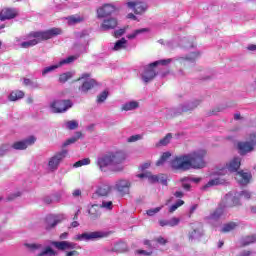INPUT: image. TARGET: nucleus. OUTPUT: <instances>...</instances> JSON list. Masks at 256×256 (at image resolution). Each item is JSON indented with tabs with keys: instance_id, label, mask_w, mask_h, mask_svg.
Instances as JSON below:
<instances>
[{
	"instance_id": "2f4dec72",
	"label": "nucleus",
	"mask_w": 256,
	"mask_h": 256,
	"mask_svg": "<svg viewBox=\"0 0 256 256\" xmlns=\"http://www.w3.org/2000/svg\"><path fill=\"white\" fill-rule=\"evenodd\" d=\"M143 33H149V28H141L134 30L131 34H128L126 37L127 39H136V37H139V35H143Z\"/></svg>"
},
{
	"instance_id": "f03ea898",
	"label": "nucleus",
	"mask_w": 256,
	"mask_h": 256,
	"mask_svg": "<svg viewBox=\"0 0 256 256\" xmlns=\"http://www.w3.org/2000/svg\"><path fill=\"white\" fill-rule=\"evenodd\" d=\"M126 159L127 154L122 150L110 151L98 157L97 166L100 171H107L108 167L111 171H123V163Z\"/></svg>"
},
{
	"instance_id": "13d9d810",
	"label": "nucleus",
	"mask_w": 256,
	"mask_h": 256,
	"mask_svg": "<svg viewBox=\"0 0 256 256\" xmlns=\"http://www.w3.org/2000/svg\"><path fill=\"white\" fill-rule=\"evenodd\" d=\"M125 28H121L119 30H116L114 32L115 37H122V35H125Z\"/></svg>"
},
{
	"instance_id": "ea45409f",
	"label": "nucleus",
	"mask_w": 256,
	"mask_h": 256,
	"mask_svg": "<svg viewBox=\"0 0 256 256\" xmlns=\"http://www.w3.org/2000/svg\"><path fill=\"white\" fill-rule=\"evenodd\" d=\"M235 227H237V223L229 222L222 227L221 231L222 233H229V231H233Z\"/></svg>"
},
{
	"instance_id": "cd10ccee",
	"label": "nucleus",
	"mask_w": 256,
	"mask_h": 256,
	"mask_svg": "<svg viewBox=\"0 0 256 256\" xmlns=\"http://www.w3.org/2000/svg\"><path fill=\"white\" fill-rule=\"evenodd\" d=\"M136 109H139V102L135 100L126 102L121 107V111H135Z\"/></svg>"
},
{
	"instance_id": "473e14b6",
	"label": "nucleus",
	"mask_w": 256,
	"mask_h": 256,
	"mask_svg": "<svg viewBox=\"0 0 256 256\" xmlns=\"http://www.w3.org/2000/svg\"><path fill=\"white\" fill-rule=\"evenodd\" d=\"M143 33H149V28H141L134 30L131 34H128L126 37L127 39H136V37H139V35H143Z\"/></svg>"
},
{
	"instance_id": "a19ab883",
	"label": "nucleus",
	"mask_w": 256,
	"mask_h": 256,
	"mask_svg": "<svg viewBox=\"0 0 256 256\" xmlns=\"http://www.w3.org/2000/svg\"><path fill=\"white\" fill-rule=\"evenodd\" d=\"M181 183H182V187L183 189H185V191H190L191 189V178L190 177H184L181 178Z\"/></svg>"
},
{
	"instance_id": "a878e982",
	"label": "nucleus",
	"mask_w": 256,
	"mask_h": 256,
	"mask_svg": "<svg viewBox=\"0 0 256 256\" xmlns=\"http://www.w3.org/2000/svg\"><path fill=\"white\" fill-rule=\"evenodd\" d=\"M88 213L91 219H99V217H101V206L98 204L91 205V207L88 209Z\"/></svg>"
},
{
	"instance_id": "a18cd8bd",
	"label": "nucleus",
	"mask_w": 256,
	"mask_h": 256,
	"mask_svg": "<svg viewBox=\"0 0 256 256\" xmlns=\"http://www.w3.org/2000/svg\"><path fill=\"white\" fill-rule=\"evenodd\" d=\"M107 97H109V92L103 91L97 97V103H105L107 101Z\"/></svg>"
},
{
	"instance_id": "4468645a",
	"label": "nucleus",
	"mask_w": 256,
	"mask_h": 256,
	"mask_svg": "<svg viewBox=\"0 0 256 256\" xmlns=\"http://www.w3.org/2000/svg\"><path fill=\"white\" fill-rule=\"evenodd\" d=\"M114 189L120 193V195H129L131 182L127 179H120L115 182Z\"/></svg>"
},
{
	"instance_id": "f3484780",
	"label": "nucleus",
	"mask_w": 256,
	"mask_h": 256,
	"mask_svg": "<svg viewBox=\"0 0 256 256\" xmlns=\"http://www.w3.org/2000/svg\"><path fill=\"white\" fill-rule=\"evenodd\" d=\"M52 245L59 251H72L73 249H80L81 247L75 242L69 241H55Z\"/></svg>"
},
{
	"instance_id": "79ce46f5",
	"label": "nucleus",
	"mask_w": 256,
	"mask_h": 256,
	"mask_svg": "<svg viewBox=\"0 0 256 256\" xmlns=\"http://www.w3.org/2000/svg\"><path fill=\"white\" fill-rule=\"evenodd\" d=\"M37 256H55V250L51 247H46Z\"/></svg>"
},
{
	"instance_id": "bf43d9fd",
	"label": "nucleus",
	"mask_w": 256,
	"mask_h": 256,
	"mask_svg": "<svg viewBox=\"0 0 256 256\" xmlns=\"http://www.w3.org/2000/svg\"><path fill=\"white\" fill-rule=\"evenodd\" d=\"M137 253L139 255H146V256H149L151 255L153 252L152 251H147V250H138Z\"/></svg>"
},
{
	"instance_id": "de8ad7c7",
	"label": "nucleus",
	"mask_w": 256,
	"mask_h": 256,
	"mask_svg": "<svg viewBox=\"0 0 256 256\" xmlns=\"http://www.w3.org/2000/svg\"><path fill=\"white\" fill-rule=\"evenodd\" d=\"M66 127L67 129L73 131L74 129H77V127H79V122H77V120L68 121L66 122Z\"/></svg>"
},
{
	"instance_id": "6e6552de",
	"label": "nucleus",
	"mask_w": 256,
	"mask_h": 256,
	"mask_svg": "<svg viewBox=\"0 0 256 256\" xmlns=\"http://www.w3.org/2000/svg\"><path fill=\"white\" fill-rule=\"evenodd\" d=\"M126 7L134 11L135 15H144V13H147V9H149L147 2L141 0L129 1L126 3Z\"/></svg>"
},
{
	"instance_id": "a211bd4d",
	"label": "nucleus",
	"mask_w": 256,
	"mask_h": 256,
	"mask_svg": "<svg viewBox=\"0 0 256 256\" xmlns=\"http://www.w3.org/2000/svg\"><path fill=\"white\" fill-rule=\"evenodd\" d=\"M63 219H65V217L63 215L60 216H47L46 217V225H45V229H47V231H50V229H55V227H57V225H59V223H61V221H63Z\"/></svg>"
},
{
	"instance_id": "864d4df0",
	"label": "nucleus",
	"mask_w": 256,
	"mask_h": 256,
	"mask_svg": "<svg viewBox=\"0 0 256 256\" xmlns=\"http://www.w3.org/2000/svg\"><path fill=\"white\" fill-rule=\"evenodd\" d=\"M248 141L252 147H256V132L250 133L248 136Z\"/></svg>"
},
{
	"instance_id": "c756f323",
	"label": "nucleus",
	"mask_w": 256,
	"mask_h": 256,
	"mask_svg": "<svg viewBox=\"0 0 256 256\" xmlns=\"http://www.w3.org/2000/svg\"><path fill=\"white\" fill-rule=\"evenodd\" d=\"M111 193V186L107 184H103L98 189L96 190V194L99 195L100 197H107Z\"/></svg>"
},
{
	"instance_id": "6ab92c4d",
	"label": "nucleus",
	"mask_w": 256,
	"mask_h": 256,
	"mask_svg": "<svg viewBox=\"0 0 256 256\" xmlns=\"http://www.w3.org/2000/svg\"><path fill=\"white\" fill-rule=\"evenodd\" d=\"M140 179L146 178L150 183H158V181L162 182V185H167V179L163 178V175H153L151 172H146L142 174H138Z\"/></svg>"
},
{
	"instance_id": "37998d69",
	"label": "nucleus",
	"mask_w": 256,
	"mask_h": 256,
	"mask_svg": "<svg viewBox=\"0 0 256 256\" xmlns=\"http://www.w3.org/2000/svg\"><path fill=\"white\" fill-rule=\"evenodd\" d=\"M255 241H256V235L248 236V237L242 239V245H243V247H247V245H251V243H255Z\"/></svg>"
},
{
	"instance_id": "423d86ee",
	"label": "nucleus",
	"mask_w": 256,
	"mask_h": 256,
	"mask_svg": "<svg viewBox=\"0 0 256 256\" xmlns=\"http://www.w3.org/2000/svg\"><path fill=\"white\" fill-rule=\"evenodd\" d=\"M77 81L82 82V84L78 87L80 93H87L91 91L95 85H97V82L95 79H91V74L89 73L82 74Z\"/></svg>"
},
{
	"instance_id": "f8f14e48",
	"label": "nucleus",
	"mask_w": 256,
	"mask_h": 256,
	"mask_svg": "<svg viewBox=\"0 0 256 256\" xmlns=\"http://www.w3.org/2000/svg\"><path fill=\"white\" fill-rule=\"evenodd\" d=\"M78 58L79 56H69L68 58L61 60L58 64L44 68L42 71L43 77L48 75V73H53L55 69H59V67H62V65H69V63H73V61H77Z\"/></svg>"
},
{
	"instance_id": "5fc2aeb1",
	"label": "nucleus",
	"mask_w": 256,
	"mask_h": 256,
	"mask_svg": "<svg viewBox=\"0 0 256 256\" xmlns=\"http://www.w3.org/2000/svg\"><path fill=\"white\" fill-rule=\"evenodd\" d=\"M141 139V135L137 134V135H133V136H130L128 139H127V142L128 143H135L137 141H140Z\"/></svg>"
},
{
	"instance_id": "72a5a7b5",
	"label": "nucleus",
	"mask_w": 256,
	"mask_h": 256,
	"mask_svg": "<svg viewBox=\"0 0 256 256\" xmlns=\"http://www.w3.org/2000/svg\"><path fill=\"white\" fill-rule=\"evenodd\" d=\"M81 137H83V134L81 132H76L75 136L66 140L63 143L62 147H68V145H73V143H77V141H79Z\"/></svg>"
},
{
	"instance_id": "393cba45",
	"label": "nucleus",
	"mask_w": 256,
	"mask_h": 256,
	"mask_svg": "<svg viewBox=\"0 0 256 256\" xmlns=\"http://www.w3.org/2000/svg\"><path fill=\"white\" fill-rule=\"evenodd\" d=\"M224 213L225 209L219 205L218 208L208 216V219L210 221H219V219L223 217Z\"/></svg>"
},
{
	"instance_id": "dca6fc26",
	"label": "nucleus",
	"mask_w": 256,
	"mask_h": 256,
	"mask_svg": "<svg viewBox=\"0 0 256 256\" xmlns=\"http://www.w3.org/2000/svg\"><path fill=\"white\" fill-rule=\"evenodd\" d=\"M117 11V6L114 4H104L102 7L97 10L98 19H105V17H109V15H113Z\"/></svg>"
},
{
	"instance_id": "bb28decb",
	"label": "nucleus",
	"mask_w": 256,
	"mask_h": 256,
	"mask_svg": "<svg viewBox=\"0 0 256 256\" xmlns=\"http://www.w3.org/2000/svg\"><path fill=\"white\" fill-rule=\"evenodd\" d=\"M203 237V230L201 228H194L192 231L188 232L189 241H197V239H201Z\"/></svg>"
},
{
	"instance_id": "3c124183",
	"label": "nucleus",
	"mask_w": 256,
	"mask_h": 256,
	"mask_svg": "<svg viewBox=\"0 0 256 256\" xmlns=\"http://www.w3.org/2000/svg\"><path fill=\"white\" fill-rule=\"evenodd\" d=\"M163 209V206L160 207H156V208H152L147 210V215H149V217H153V215H157V213H159V211H161Z\"/></svg>"
},
{
	"instance_id": "052dcab7",
	"label": "nucleus",
	"mask_w": 256,
	"mask_h": 256,
	"mask_svg": "<svg viewBox=\"0 0 256 256\" xmlns=\"http://www.w3.org/2000/svg\"><path fill=\"white\" fill-rule=\"evenodd\" d=\"M65 256H79V253L77 252V250H72V251L66 252Z\"/></svg>"
},
{
	"instance_id": "f704fd0d",
	"label": "nucleus",
	"mask_w": 256,
	"mask_h": 256,
	"mask_svg": "<svg viewBox=\"0 0 256 256\" xmlns=\"http://www.w3.org/2000/svg\"><path fill=\"white\" fill-rule=\"evenodd\" d=\"M236 195L238 199H245L246 201H249V199L253 198V192L249 190H242L241 192H236Z\"/></svg>"
},
{
	"instance_id": "aec40b11",
	"label": "nucleus",
	"mask_w": 256,
	"mask_h": 256,
	"mask_svg": "<svg viewBox=\"0 0 256 256\" xmlns=\"http://www.w3.org/2000/svg\"><path fill=\"white\" fill-rule=\"evenodd\" d=\"M251 178L252 175L249 172H244V171H238L235 174V179L237 181V183H239V185H249V183H251Z\"/></svg>"
},
{
	"instance_id": "c85d7f7f",
	"label": "nucleus",
	"mask_w": 256,
	"mask_h": 256,
	"mask_svg": "<svg viewBox=\"0 0 256 256\" xmlns=\"http://www.w3.org/2000/svg\"><path fill=\"white\" fill-rule=\"evenodd\" d=\"M124 49H127V39L125 38L116 41L112 47V51H123Z\"/></svg>"
},
{
	"instance_id": "20e7f679",
	"label": "nucleus",
	"mask_w": 256,
	"mask_h": 256,
	"mask_svg": "<svg viewBox=\"0 0 256 256\" xmlns=\"http://www.w3.org/2000/svg\"><path fill=\"white\" fill-rule=\"evenodd\" d=\"M57 35H61V29L59 28H51L43 32H32L30 33V37H33L34 39L25 41V37H16L14 40V45L21 47V49H29V47H35V45H37L40 41L53 39V37H57Z\"/></svg>"
},
{
	"instance_id": "4d7b16f0",
	"label": "nucleus",
	"mask_w": 256,
	"mask_h": 256,
	"mask_svg": "<svg viewBox=\"0 0 256 256\" xmlns=\"http://www.w3.org/2000/svg\"><path fill=\"white\" fill-rule=\"evenodd\" d=\"M197 57H199V53L194 52L191 54V57H186L184 59H185V61H190V63H193V61H195V59H197Z\"/></svg>"
},
{
	"instance_id": "09e8293b",
	"label": "nucleus",
	"mask_w": 256,
	"mask_h": 256,
	"mask_svg": "<svg viewBox=\"0 0 256 256\" xmlns=\"http://www.w3.org/2000/svg\"><path fill=\"white\" fill-rule=\"evenodd\" d=\"M100 206V209H106V211H111L113 209V202L112 201H103Z\"/></svg>"
},
{
	"instance_id": "0eeeda50",
	"label": "nucleus",
	"mask_w": 256,
	"mask_h": 256,
	"mask_svg": "<svg viewBox=\"0 0 256 256\" xmlns=\"http://www.w3.org/2000/svg\"><path fill=\"white\" fill-rule=\"evenodd\" d=\"M239 205H241V199L238 198L237 192H229L220 203V207L224 209L229 207H239Z\"/></svg>"
},
{
	"instance_id": "9b49d317",
	"label": "nucleus",
	"mask_w": 256,
	"mask_h": 256,
	"mask_svg": "<svg viewBox=\"0 0 256 256\" xmlns=\"http://www.w3.org/2000/svg\"><path fill=\"white\" fill-rule=\"evenodd\" d=\"M107 237V233L101 231L84 232L75 236L76 241H97V239H103Z\"/></svg>"
},
{
	"instance_id": "e2e57ef3",
	"label": "nucleus",
	"mask_w": 256,
	"mask_h": 256,
	"mask_svg": "<svg viewBox=\"0 0 256 256\" xmlns=\"http://www.w3.org/2000/svg\"><path fill=\"white\" fill-rule=\"evenodd\" d=\"M157 243H159L160 245H165V243H167V240H165V238L163 237H158Z\"/></svg>"
},
{
	"instance_id": "39448f33",
	"label": "nucleus",
	"mask_w": 256,
	"mask_h": 256,
	"mask_svg": "<svg viewBox=\"0 0 256 256\" xmlns=\"http://www.w3.org/2000/svg\"><path fill=\"white\" fill-rule=\"evenodd\" d=\"M171 61H173V59L168 58L155 61L150 63L148 66H145L141 72L142 81L144 83H150V81H153L155 77H157V71L155 70V67H157V65H169Z\"/></svg>"
},
{
	"instance_id": "338daca9",
	"label": "nucleus",
	"mask_w": 256,
	"mask_h": 256,
	"mask_svg": "<svg viewBox=\"0 0 256 256\" xmlns=\"http://www.w3.org/2000/svg\"><path fill=\"white\" fill-rule=\"evenodd\" d=\"M174 196L177 197L178 199H181V197H183V192L177 191L174 193Z\"/></svg>"
},
{
	"instance_id": "774afa93",
	"label": "nucleus",
	"mask_w": 256,
	"mask_h": 256,
	"mask_svg": "<svg viewBox=\"0 0 256 256\" xmlns=\"http://www.w3.org/2000/svg\"><path fill=\"white\" fill-rule=\"evenodd\" d=\"M249 255H251L250 251H244L241 254H239L238 256H249Z\"/></svg>"
},
{
	"instance_id": "6e6d98bb",
	"label": "nucleus",
	"mask_w": 256,
	"mask_h": 256,
	"mask_svg": "<svg viewBox=\"0 0 256 256\" xmlns=\"http://www.w3.org/2000/svg\"><path fill=\"white\" fill-rule=\"evenodd\" d=\"M31 89H41V84H39V82L37 80H32V82H30V86Z\"/></svg>"
},
{
	"instance_id": "1a4fd4ad",
	"label": "nucleus",
	"mask_w": 256,
	"mask_h": 256,
	"mask_svg": "<svg viewBox=\"0 0 256 256\" xmlns=\"http://www.w3.org/2000/svg\"><path fill=\"white\" fill-rule=\"evenodd\" d=\"M67 150H62L60 152H57L55 155H53L48 160V169L49 171H57L59 169V165H61V161L67 157Z\"/></svg>"
},
{
	"instance_id": "680f3d73",
	"label": "nucleus",
	"mask_w": 256,
	"mask_h": 256,
	"mask_svg": "<svg viewBox=\"0 0 256 256\" xmlns=\"http://www.w3.org/2000/svg\"><path fill=\"white\" fill-rule=\"evenodd\" d=\"M195 211H197V204H194L190 207L189 217H191V215H193V213H195Z\"/></svg>"
},
{
	"instance_id": "7ed1b4c3",
	"label": "nucleus",
	"mask_w": 256,
	"mask_h": 256,
	"mask_svg": "<svg viewBox=\"0 0 256 256\" xmlns=\"http://www.w3.org/2000/svg\"><path fill=\"white\" fill-rule=\"evenodd\" d=\"M239 167H241V157H234L230 159L224 166H220L217 169L215 172L217 177L209 180L204 186V189L215 187L217 185H227V179H225L223 176L227 175V173H239Z\"/></svg>"
},
{
	"instance_id": "8fccbe9b",
	"label": "nucleus",
	"mask_w": 256,
	"mask_h": 256,
	"mask_svg": "<svg viewBox=\"0 0 256 256\" xmlns=\"http://www.w3.org/2000/svg\"><path fill=\"white\" fill-rule=\"evenodd\" d=\"M91 163V160L89 158H84L82 160L77 161L74 164V167H83V165H89Z\"/></svg>"
},
{
	"instance_id": "49530a36",
	"label": "nucleus",
	"mask_w": 256,
	"mask_h": 256,
	"mask_svg": "<svg viewBox=\"0 0 256 256\" xmlns=\"http://www.w3.org/2000/svg\"><path fill=\"white\" fill-rule=\"evenodd\" d=\"M11 151V145L9 144H3L0 146V157H3V155H7Z\"/></svg>"
},
{
	"instance_id": "ddd939ff",
	"label": "nucleus",
	"mask_w": 256,
	"mask_h": 256,
	"mask_svg": "<svg viewBox=\"0 0 256 256\" xmlns=\"http://www.w3.org/2000/svg\"><path fill=\"white\" fill-rule=\"evenodd\" d=\"M199 105V100L193 102H185L178 106L177 108L172 109V115H181V113H187V111H193Z\"/></svg>"
},
{
	"instance_id": "69168bd1",
	"label": "nucleus",
	"mask_w": 256,
	"mask_h": 256,
	"mask_svg": "<svg viewBox=\"0 0 256 256\" xmlns=\"http://www.w3.org/2000/svg\"><path fill=\"white\" fill-rule=\"evenodd\" d=\"M127 19H132L133 21H137V16H135V14L133 13H129L127 15Z\"/></svg>"
},
{
	"instance_id": "c9c22d12",
	"label": "nucleus",
	"mask_w": 256,
	"mask_h": 256,
	"mask_svg": "<svg viewBox=\"0 0 256 256\" xmlns=\"http://www.w3.org/2000/svg\"><path fill=\"white\" fill-rule=\"evenodd\" d=\"M170 158H171V152H164L161 155L160 159L156 162V166L161 167L165 165V162L169 161Z\"/></svg>"
},
{
	"instance_id": "b1692460",
	"label": "nucleus",
	"mask_w": 256,
	"mask_h": 256,
	"mask_svg": "<svg viewBox=\"0 0 256 256\" xmlns=\"http://www.w3.org/2000/svg\"><path fill=\"white\" fill-rule=\"evenodd\" d=\"M181 223V219L173 217L169 220H159L160 227H177Z\"/></svg>"
},
{
	"instance_id": "58836bf2",
	"label": "nucleus",
	"mask_w": 256,
	"mask_h": 256,
	"mask_svg": "<svg viewBox=\"0 0 256 256\" xmlns=\"http://www.w3.org/2000/svg\"><path fill=\"white\" fill-rule=\"evenodd\" d=\"M73 75H75L74 72H66L60 75L59 81L60 83H67L69 79H72Z\"/></svg>"
},
{
	"instance_id": "c03bdc74",
	"label": "nucleus",
	"mask_w": 256,
	"mask_h": 256,
	"mask_svg": "<svg viewBox=\"0 0 256 256\" xmlns=\"http://www.w3.org/2000/svg\"><path fill=\"white\" fill-rule=\"evenodd\" d=\"M182 205H185V201L178 200L175 204L170 206L169 213H174V211H177V209H179V207H181Z\"/></svg>"
},
{
	"instance_id": "7c9ffc66",
	"label": "nucleus",
	"mask_w": 256,
	"mask_h": 256,
	"mask_svg": "<svg viewBox=\"0 0 256 256\" xmlns=\"http://www.w3.org/2000/svg\"><path fill=\"white\" fill-rule=\"evenodd\" d=\"M25 97V92L21 90L12 91L8 96L9 101H19Z\"/></svg>"
},
{
	"instance_id": "4c0bfd02",
	"label": "nucleus",
	"mask_w": 256,
	"mask_h": 256,
	"mask_svg": "<svg viewBox=\"0 0 256 256\" xmlns=\"http://www.w3.org/2000/svg\"><path fill=\"white\" fill-rule=\"evenodd\" d=\"M171 133H168L164 138H162L157 144L156 147H165V145H169L172 139Z\"/></svg>"
},
{
	"instance_id": "5701e85b",
	"label": "nucleus",
	"mask_w": 256,
	"mask_h": 256,
	"mask_svg": "<svg viewBox=\"0 0 256 256\" xmlns=\"http://www.w3.org/2000/svg\"><path fill=\"white\" fill-rule=\"evenodd\" d=\"M238 149L241 155H247V153H251V151H254L255 147L248 140L246 142H239Z\"/></svg>"
},
{
	"instance_id": "9d476101",
	"label": "nucleus",
	"mask_w": 256,
	"mask_h": 256,
	"mask_svg": "<svg viewBox=\"0 0 256 256\" xmlns=\"http://www.w3.org/2000/svg\"><path fill=\"white\" fill-rule=\"evenodd\" d=\"M71 107H73L71 100H56L50 104L52 113H65V111L71 109Z\"/></svg>"
},
{
	"instance_id": "4be33fe9",
	"label": "nucleus",
	"mask_w": 256,
	"mask_h": 256,
	"mask_svg": "<svg viewBox=\"0 0 256 256\" xmlns=\"http://www.w3.org/2000/svg\"><path fill=\"white\" fill-rule=\"evenodd\" d=\"M117 27V18H105L101 24V29L103 31H109L111 29H115Z\"/></svg>"
},
{
	"instance_id": "0e129e2a",
	"label": "nucleus",
	"mask_w": 256,
	"mask_h": 256,
	"mask_svg": "<svg viewBox=\"0 0 256 256\" xmlns=\"http://www.w3.org/2000/svg\"><path fill=\"white\" fill-rule=\"evenodd\" d=\"M73 197H81V190L76 189L72 192Z\"/></svg>"
},
{
	"instance_id": "e433bc0d",
	"label": "nucleus",
	"mask_w": 256,
	"mask_h": 256,
	"mask_svg": "<svg viewBox=\"0 0 256 256\" xmlns=\"http://www.w3.org/2000/svg\"><path fill=\"white\" fill-rule=\"evenodd\" d=\"M83 21H85V18H83V16L72 15L68 17V23L70 25H77V23H83Z\"/></svg>"
},
{
	"instance_id": "f257e3e1",
	"label": "nucleus",
	"mask_w": 256,
	"mask_h": 256,
	"mask_svg": "<svg viewBox=\"0 0 256 256\" xmlns=\"http://www.w3.org/2000/svg\"><path fill=\"white\" fill-rule=\"evenodd\" d=\"M205 150H198L188 154L174 157L170 167L174 171H190V169H203L205 167Z\"/></svg>"
},
{
	"instance_id": "412c9836",
	"label": "nucleus",
	"mask_w": 256,
	"mask_h": 256,
	"mask_svg": "<svg viewBox=\"0 0 256 256\" xmlns=\"http://www.w3.org/2000/svg\"><path fill=\"white\" fill-rule=\"evenodd\" d=\"M15 17H17V12L11 8H4L0 12V21L15 19Z\"/></svg>"
},
{
	"instance_id": "2eb2a0df",
	"label": "nucleus",
	"mask_w": 256,
	"mask_h": 256,
	"mask_svg": "<svg viewBox=\"0 0 256 256\" xmlns=\"http://www.w3.org/2000/svg\"><path fill=\"white\" fill-rule=\"evenodd\" d=\"M35 141H37V138H35V136H30L22 141L15 142L11 147L16 151H25L27 147L35 145Z\"/></svg>"
},
{
	"instance_id": "603ef678",
	"label": "nucleus",
	"mask_w": 256,
	"mask_h": 256,
	"mask_svg": "<svg viewBox=\"0 0 256 256\" xmlns=\"http://www.w3.org/2000/svg\"><path fill=\"white\" fill-rule=\"evenodd\" d=\"M25 247H27V249H30V251H35L37 249H41V244L26 243Z\"/></svg>"
}]
</instances>
